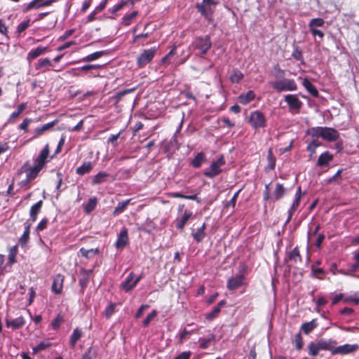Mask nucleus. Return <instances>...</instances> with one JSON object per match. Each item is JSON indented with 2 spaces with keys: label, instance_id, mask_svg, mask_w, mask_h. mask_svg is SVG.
<instances>
[{
  "label": "nucleus",
  "instance_id": "obj_32",
  "mask_svg": "<svg viewBox=\"0 0 359 359\" xmlns=\"http://www.w3.org/2000/svg\"><path fill=\"white\" fill-rule=\"evenodd\" d=\"M286 189L281 184L277 183L273 193L274 200L278 201L281 199L286 194Z\"/></svg>",
  "mask_w": 359,
  "mask_h": 359
},
{
  "label": "nucleus",
  "instance_id": "obj_36",
  "mask_svg": "<svg viewBox=\"0 0 359 359\" xmlns=\"http://www.w3.org/2000/svg\"><path fill=\"white\" fill-rule=\"evenodd\" d=\"M205 224L203 223V225L198 228L196 232L193 233V237L196 242L199 243L205 238Z\"/></svg>",
  "mask_w": 359,
  "mask_h": 359
},
{
  "label": "nucleus",
  "instance_id": "obj_58",
  "mask_svg": "<svg viewBox=\"0 0 359 359\" xmlns=\"http://www.w3.org/2000/svg\"><path fill=\"white\" fill-rule=\"evenodd\" d=\"M345 302H353L355 304H359V293H355L353 295H351L344 300Z\"/></svg>",
  "mask_w": 359,
  "mask_h": 359
},
{
  "label": "nucleus",
  "instance_id": "obj_53",
  "mask_svg": "<svg viewBox=\"0 0 359 359\" xmlns=\"http://www.w3.org/2000/svg\"><path fill=\"white\" fill-rule=\"evenodd\" d=\"M320 145L317 140H313L307 146V150L313 155L316 152V149Z\"/></svg>",
  "mask_w": 359,
  "mask_h": 359
},
{
  "label": "nucleus",
  "instance_id": "obj_29",
  "mask_svg": "<svg viewBox=\"0 0 359 359\" xmlns=\"http://www.w3.org/2000/svg\"><path fill=\"white\" fill-rule=\"evenodd\" d=\"M43 201H39L35 204H34L29 211V216L32 222H35L36 219V216L39 214V212L41 211V207H42Z\"/></svg>",
  "mask_w": 359,
  "mask_h": 359
},
{
  "label": "nucleus",
  "instance_id": "obj_47",
  "mask_svg": "<svg viewBox=\"0 0 359 359\" xmlns=\"http://www.w3.org/2000/svg\"><path fill=\"white\" fill-rule=\"evenodd\" d=\"M91 273V270H83L81 272V276H82V278L79 279V284L82 287L86 285L88 281V276Z\"/></svg>",
  "mask_w": 359,
  "mask_h": 359
},
{
  "label": "nucleus",
  "instance_id": "obj_9",
  "mask_svg": "<svg viewBox=\"0 0 359 359\" xmlns=\"http://www.w3.org/2000/svg\"><path fill=\"white\" fill-rule=\"evenodd\" d=\"M214 4L215 0H203L201 4L196 5V8L202 15H203L207 20H210L212 13L211 5Z\"/></svg>",
  "mask_w": 359,
  "mask_h": 359
},
{
  "label": "nucleus",
  "instance_id": "obj_23",
  "mask_svg": "<svg viewBox=\"0 0 359 359\" xmlns=\"http://www.w3.org/2000/svg\"><path fill=\"white\" fill-rule=\"evenodd\" d=\"M56 123H57V121H53L52 122H50V123L43 124L39 127H37L34 131V135L33 138H36V137H39L40 135L43 134L45 132H46L47 130H48L51 128H53Z\"/></svg>",
  "mask_w": 359,
  "mask_h": 359
},
{
  "label": "nucleus",
  "instance_id": "obj_20",
  "mask_svg": "<svg viewBox=\"0 0 359 359\" xmlns=\"http://www.w3.org/2000/svg\"><path fill=\"white\" fill-rule=\"evenodd\" d=\"M49 154V147L48 144L41 151L38 157L35 159L34 163L41 167H43L47 162V158Z\"/></svg>",
  "mask_w": 359,
  "mask_h": 359
},
{
  "label": "nucleus",
  "instance_id": "obj_35",
  "mask_svg": "<svg viewBox=\"0 0 359 359\" xmlns=\"http://www.w3.org/2000/svg\"><path fill=\"white\" fill-rule=\"evenodd\" d=\"M82 331L79 327L74 330L71 337H70V345L72 348L76 346L77 341L82 337Z\"/></svg>",
  "mask_w": 359,
  "mask_h": 359
},
{
  "label": "nucleus",
  "instance_id": "obj_7",
  "mask_svg": "<svg viewBox=\"0 0 359 359\" xmlns=\"http://www.w3.org/2000/svg\"><path fill=\"white\" fill-rule=\"evenodd\" d=\"M42 168V167L35 163L33 167H31L29 163H26L21 168L20 171L26 172L25 182H27L35 179Z\"/></svg>",
  "mask_w": 359,
  "mask_h": 359
},
{
  "label": "nucleus",
  "instance_id": "obj_43",
  "mask_svg": "<svg viewBox=\"0 0 359 359\" xmlns=\"http://www.w3.org/2000/svg\"><path fill=\"white\" fill-rule=\"evenodd\" d=\"M325 20L323 18H313L309 23V29H317L324 25Z\"/></svg>",
  "mask_w": 359,
  "mask_h": 359
},
{
  "label": "nucleus",
  "instance_id": "obj_56",
  "mask_svg": "<svg viewBox=\"0 0 359 359\" xmlns=\"http://www.w3.org/2000/svg\"><path fill=\"white\" fill-rule=\"evenodd\" d=\"M157 316V311L156 310L152 311L151 313H150L147 318L143 321V326L147 327L150 323V322L156 318Z\"/></svg>",
  "mask_w": 359,
  "mask_h": 359
},
{
  "label": "nucleus",
  "instance_id": "obj_57",
  "mask_svg": "<svg viewBox=\"0 0 359 359\" xmlns=\"http://www.w3.org/2000/svg\"><path fill=\"white\" fill-rule=\"evenodd\" d=\"M49 346H50V344L47 342H45V341L40 342L37 346H36L35 347L33 348V352L34 353H36L39 351L45 350Z\"/></svg>",
  "mask_w": 359,
  "mask_h": 359
},
{
  "label": "nucleus",
  "instance_id": "obj_40",
  "mask_svg": "<svg viewBox=\"0 0 359 359\" xmlns=\"http://www.w3.org/2000/svg\"><path fill=\"white\" fill-rule=\"evenodd\" d=\"M309 354L311 356H316L321 351L317 341H311L308 345Z\"/></svg>",
  "mask_w": 359,
  "mask_h": 359
},
{
  "label": "nucleus",
  "instance_id": "obj_26",
  "mask_svg": "<svg viewBox=\"0 0 359 359\" xmlns=\"http://www.w3.org/2000/svg\"><path fill=\"white\" fill-rule=\"evenodd\" d=\"M93 163L90 161L84 162L81 166L76 169V173L79 175H83L89 173L93 169Z\"/></svg>",
  "mask_w": 359,
  "mask_h": 359
},
{
  "label": "nucleus",
  "instance_id": "obj_11",
  "mask_svg": "<svg viewBox=\"0 0 359 359\" xmlns=\"http://www.w3.org/2000/svg\"><path fill=\"white\" fill-rule=\"evenodd\" d=\"M55 1L56 0H33L23 8V11L27 12L32 9H39L41 7L48 6Z\"/></svg>",
  "mask_w": 359,
  "mask_h": 359
},
{
  "label": "nucleus",
  "instance_id": "obj_4",
  "mask_svg": "<svg viewBox=\"0 0 359 359\" xmlns=\"http://www.w3.org/2000/svg\"><path fill=\"white\" fill-rule=\"evenodd\" d=\"M211 46L212 43L209 36L197 37L192 43V46L200 50L201 57H203L207 53L211 48Z\"/></svg>",
  "mask_w": 359,
  "mask_h": 359
},
{
  "label": "nucleus",
  "instance_id": "obj_44",
  "mask_svg": "<svg viewBox=\"0 0 359 359\" xmlns=\"http://www.w3.org/2000/svg\"><path fill=\"white\" fill-rule=\"evenodd\" d=\"M18 252V247L17 245H14L9 248L8 250V263L9 264H13L16 262L15 257Z\"/></svg>",
  "mask_w": 359,
  "mask_h": 359
},
{
  "label": "nucleus",
  "instance_id": "obj_48",
  "mask_svg": "<svg viewBox=\"0 0 359 359\" xmlns=\"http://www.w3.org/2000/svg\"><path fill=\"white\" fill-rule=\"evenodd\" d=\"M97 198L95 197L90 198L85 206V211L87 213L91 212L96 207Z\"/></svg>",
  "mask_w": 359,
  "mask_h": 359
},
{
  "label": "nucleus",
  "instance_id": "obj_39",
  "mask_svg": "<svg viewBox=\"0 0 359 359\" xmlns=\"http://www.w3.org/2000/svg\"><path fill=\"white\" fill-rule=\"evenodd\" d=\"M104 51L103 50H101V51H97V52H95L92 54H90V55H88L87 56L83 57L81 61V62H92V61H94L98 58H100V57H102L104 54Z\"/></svg>",
  "mask_w": 359,
  "mask_h": 359
},
{
  "label": "nucleus",
  "instance_id": "obj_21",
  "mask_svg": "<svg viewBox=\"0 0 359 359\" xmlns=\"http://www.w3.org/2000/svg\"><path fill=\"white\" fill-rule=\"evenodd\" d=\"M192 216V212L189 210H186L183 215L177 218L175 221V226L177 229H182L186 224V223L188 222V220L190 219V217Z\"/></svg>",
  "mask_w": 359,
  "mask_h": 359
},
{
  "label": "nucleus",
  "instance_id": "obj_46",
  "mask_svg": "<svg viewBox=\"0 0 359 359\" xmlns=\"http://www.w3.org/2000/svg\"><path fill=\"white\" fill-rule=\"evenodd\" d=\"M243 78V73L238 69H233L230 76V79L233 83H239Z\"/></svg>",
  "mask_w": 359,
  "mask_h": 359
},
{
  "label": "nucleus",
  "instance_id": "obj_24",
  "mask_svg": "<svg viewBox=\"0 0 359 359\" xmlns=\"http://www.w3.org/2000/svg\"><path fill=\"white\" fill-rule=\"evenodd\" d=\"M134 273H130L126 280L121 283V287L126 292L130 291L135 285H133Z\"/></svg>",
  "mask_w": 359,
  "mask_h": 359
},
{
  "label": "nucleus",
  "instance_id": "obj_6",
  "mask_svg": "<svg viewBox=\"0 0 359 359\" xmlns=\"http://www.w3.org/2000/svg\"><path fill=\"white\" fill-rule=\"evenodd\" d=\"M249 122L256 130L266 126V118L260 111H252L249 116Z\"/></svg>",
  "mask_w": 359,
  "mask_h": 359
},
{
  "label": "nucleus",
  "instance_id": "obj_59",
  "mask_svg": "<svg viewBox=\"0 0 359 359\" xmlns=\"http://www.w3.org/2000/svg\"><path fill=\"white\" fill-rule=\"evenodd\" d=\"M47 224H48V219L47 218H43V219H41V221L38 224L36 228V230L38 231H43V229H46V226H47Z\"/></svg>",
  "mask_w": 359,
  "mask_h": 359
},
{
  "label": "nucleus",
  "instance_id": "obj_61",
  "mask_svg": "<svg viewBox=\"0 0 359 359\" xmlns=\"http://www.w3.org/2000/svg\"><path fill=\"white\" fill-rule=\"evenodd\" d=\"M309 31L311 32V34L313 36H318V38L320 40H323V39L324 37V33L322 31H320L318 29H309Z\"/></svg>",
  "mask_w": 359,
  "mask_h": 359
},
{
  "label": "nucleus",
  "instance_id": "obj_28",
  "mask_svg": "<svg viewBox=\"0 0 359 359\" xmlns=\"http://www.w3.org/2000/svg\"><path fill=\"white\" fill-rule=\"evenodd\" d=\"M255 97V93L252 90H249L246 93H243L239 95L238 100L242 104H247Z\"/></svg>",
  "mask_w": 359,
  "mask_h": 359
},
{
  "label": "nucleus",
  "instance_id": "obj_63",
  "mask_svg": "<svg viewBox=\"0 0 359 359\" xmlns=\"http://www.w3.org/2000/svg\"><path fill=\"white\" fill-rule=\"evenodd\" d=\"M341 172H342V170H341V169L339 170L335 173V175H333V176H332V177H331L330 178L327 179V182L330 184V183H332V182H335V181H337V180H338V179H339V178H340V175H341Z\"/></svg>",
  "mask_w": 359,
  "mask_h": 359
},
{
  "label": "nucleus",
  "instance_id": "obj_51",
  "mask_svg": "<svg viewBox=\"0 0 359 359\" xmlns=\"http://www.w3.org/2000/svg\"><path fill=\"white\" fill-rule=\"evenodd\" d=\"M63 321V317L61 315L58 314L57 317L53 320L51 325L55 330H57L60 328Z\"/></svg>",
  "mask_w": 359,
  "mask_h": 359
},
{
  "label": "nucleus",
  "instance_id": "obj_60",
  "mask_svg": "<svg viewBox=\"0 0 359 359\" xmlns=\"http://www.w3.org/2000/svg\"><path fill=\"white\" fill-rule=\"evenodd\" d=\"M32 122V119L30 118H25L22 121V123L19 126V128L21 130H25V132L28 131V126Z\"/></svg>",
  "mask_w": 359,
  "mask_h": 359
},
{
  "label": "nucleus",
  "instance_id": "obj_34",
  "mask_svg": "<svg viewBox=\"0 0 359 359\" xmlns=\"http://www.w3.org/2000/svg\"><path fill=\"white\" fill-rule=\"evenodd\" d=\"M303 86L306 90L313 96L318 97V92L316 88L307 79H304L302 82Z\"/></svg>",
  "mask_w": 359,
  "mask_h": 359
},
{
  "label": "nucleus",
  "instance_id": "obj_3",
  "mask_svg": "<svg viewBox=\"0 0 359 359\" xmlns=\"http://www.w3.org/2000/svg\"><path fill=\"white\" fill-rule=\"evenodd\" d=\"M226 163L224 157L220 156L219 158L212 162L209 168L205 170L204 175L209 177L213 178L222 172V167Z\"/></svg>",
  "mask_w": 359,
  "mask_h": 359
},
{
  "label": "nucleus",
  "instance_id": "obj_37",
  "mask_svg": "<svg viewBox=\"0 0 359 359\" xmlns=\"http://www.w3.org/2000/svg\"><path fill=\"white\" fill-rule=\"evenodd\" d=\"M27 103H21L18 106L17 110L13 111L9 117V122H14L15 120L18 117V116L25 110L26 108Z\"/></svg>",
  "mask_w": 359,
  "mask_h": 359
},
{
  "label": "nucleus",
  "instance_id": "obj_12",
  "mask_svg": "<svg viewBox=\"0 0 359 359\" xmlns=\"http://www.w3.org/2000/svg\"><path fill=\"white\" fill-rule=\"evenodd\" d=\"M48 51V48L47 46H39L36 48L32 49L27 55V60L29 64L31 62L37 58L38 57L45 54Z\"/></svg>",
  "mask_w": 359,
  "mask_h": 359
},
{
  "label": "nucleus",
  "instance_id": "obj_42",
  "mask_svg": "<svg viewBox=\"0 0 359 359\" xmlns=\"http://www.w3.org/2000/svg\"><path fill=\"white\" fill-rule=\"evenodd\" d=\"M288 258L290 260L292 261L294 263H298L302 262V257L299 254V251L297 248H294L288 255Z\"/></svg>",
  "mask_w": 359,
  "mask_h": 359
},
{
  "label": "nucleus",
  "instance_id": "obj_41",
  "mask_svg": "<svg viewBox=\"0 0 359 359\" xmlns=\"http://www.w3.org/2000/svg\"><path fill=\"white\" fill-rule=\"evenodd\" d=\"M131 199H128L126 201L118 203V205L115 208L113 215L114 216L118 215L120 213L123 212L126 208L127 205L130 203Z\"/></svg>",
  "mask_w": 359,
  "mask_h": 359
},
{
  "label": "nucleus",
  "instance_id": "obj_1",
  "mask_svg": "<svg viewBox=\"0 0 359 359\" xmlns=\"http://www.w3.org/2000/svg\"><path fill=\"white\" fill-rule=\"evenodd\" d=\"M308 133L313 137H321L328 142H334L339 137V133L337 130L328 127H313Z\"/></svg>",
  "mask_w": 359,
  "mask_h": 359
},
{
  "label": "nucleus",
  "instance_id": "obj_64",
  "mask_svg": "<svg viewBox=\"0 0 359 359\" xmlns=\"http://www.w3.org/2000/svg\"><path fill=\"white\" fill-rule=\"evenodd\" d=\"M191 355V351H184L181 353L179 355L175 357L174 359H189Z\"/></svg>",
  "mask_w": 359,
  "mask_h": 359
},
{
  "label": "nucleus",
  "instance_id": "obj_27",
  "mask_svg": "<svg viewBox=\"0 0 359 359\" xmlns=\"http://www.w3.org/2000/svg\"><path fill=\"white\" fill-rule=\"evenodd\" d=\"M207 158L203 152H199L192 160L191 165L196 168H198L206 161Z\"/></svg>",
  "mask_w": 359,
  "mask_h": 359
},
{
  "label": "nucleus",
  "instance_id": "obj_33",
  "mask_svg": "<svg viewBox=\"0 0 359 359\" xmlns=\"http://www.w3.org/2000/svg\"><path fill=\"white\" fill-rule=\"evenodd\" d=\"M318 325L316 320H312L310 322L302 324L301 329L306 334H308L311 332Z\"/></svg>",
  "mask_w": 359,
  "mask_h": 359
},
{
  "label": "nucleus",
  "instance_id": "obj_30",
  "mask_svg": "<svg viewBox=\"0 0 359 359\" xmlns=\"http://www.w3.org/2000/svg\"><path fill=\"white\" fill-rule=\"evenodd\" d=\"M226 304V302L224 300L220 301L217 306H215L211 312L206 314V319L208 320H211L215 318L218 313L220 312L221 308Z\"/></svg>",
  "mask_w": 359,
  "mask_h": 359
},
{
  "label": "nucleus",
  "instance_id": "obj_18",
  "mask_svg": "<svg viewBox=\"0 0 359 359\" xmlns=\"http://www.w3.org/2000/svg\"><path fill=\"white\" fill-rule=\"evenodd\" d=\"M64 276L61 274L56 275L53 281L51 290L55 294H60L62 290Z\"/></svg>",
  "mask_w": 359,
  "mask_h": 359
},
{
  "label": "nucleus",
  "instance_id": "obj_45",
  "mask_svg": "<svg viewBox=\"0 0 359 359\" xmlns=\"http://www.w3.org/2000/svg\"><path fill=\"white\" fill-rule=\"evenodd\" d=\"M215 339V335L212 334L210 337L208 339L204 338H200L199 342H200V348L202 349H205L209 347L211 341H214Z\"/></svg>",
  "mask_w": 359,
  "mask_h": 359
},
{
  "label": "nucleus",
  "instance_id": "obj_2",
  "mask_svg": "<svg viewBox=\"0 0 359 359\" xmlns=\"http://www.w3.org/2000/svg\"><path fill=\"white\" fill-rule=\"evenodd\" d=\"M271 85L278 93L294 91L297 89V85L294 80L285 78L273 81Z\"/></svg>",
  "mask_w": 359,
  "mask_h": 359
},
{
  "label": "nucleus",
  "instance_id": "obj_22",
  "mask_svg": "<svg viewBox=\"0 0 359 359\" xmlns=\"http://www.w3.org/2000/svg\"><path fill=\"white\" fill-rule=\"evenodd\" d=\"M333 159V156L329 151L323 153L317 161V165L320 167L327 166Z\"/></svg>",
  "mask_w": 359,
  "mask_h": 359
},
{
  "label": "nucleus",
  "instance_id": "obj_8",
  "mask_svg": "<svg viewBox=\"0 0 359 359\" xmlns=\"http://www.w3.org/2000/svg\"><path fill=\"white\" fill-rule=\"evenodd\" d=\"M284 100L287 104L291 111L299 112L302 107V102L299 99L297 95L288 94L284 96Z\"/></svg>",
  "mask_w": 359,
  "mask_h": 359
},
{
  "label": "nucleus",
  "instance_id": "obj_10",
  "mask_svg": "<svg viewBox=\"0 0 359 359\" xmlns=\"http://www.w3.org/2000/svg\"><path fill=\"white\" fill-rule=\"evenodd\" d=\"M301 197H302V190H301V187H299L296 191V194H295L294 198L292 201V203L291 204V206L287 211L288 217H287L286 222H289L291 220L293 215L297 210V209L299 206V204H300Z\"/></svg>",
  "mask_w": 359,
  "mask_h": 359
},
{
  "label": "nucleus",
  "instance_id": "obj_49",
  "mask_svg": "<svg viewBox=\"0 0 359 359\" xmlns=\"http://www.w3.org/2000/svg\"><path fill=\"white\" fill-rule=\"evenodd\" d=\"M138 12L135 11L129 15H125L123 18V23L126 26L130 25L132 20L137 16Z\"/></svg>",
  "mask_w": 359,
  "mask_h": 359
},
{
  "label": "nucleus",
  "instance_id": "obj_13",
  "mask_svg": "<svg viewBox=\"0 0 359 359\" xmlns=\"http://www.w3.org/2000/svg\"><path fill=\"white\" fill-rule=\"evenodd\" d=\"M317 342L321 351H329L332 355H334L335 345L337 344L335 340L332 339H320Z\"/></svg>",
  "mask_w": 359,
  "mask_h": 359
},
{
  "label": "nucleus",
  "instance_id": "obj_54",
  "mask_svg": "<svg viewBox=\"0 0 359 359\" xmlns=\"http://www.w3.org/2000/svg\"><path fill=\"white\" fill-rule=\"evenodd\" d=\"M194 331L193 330H187V329H184L178 334V340L180 344L183 343L186 337L188 334H191Z\"/></svg>",
  "mask_w": 359,
  "mask_h": 359
},
{
  "label": "nucleus",
  "instance_id": "obj_62",
  "mask_svg": "<svg viewBox=\"0 0 359 359\" xmlns=\"http://www.w3.org/2000/svg\"><path fill=\"white\" fill-rule=\"evenodd\" d=\"M312 273H313V275L316 278H319V279H323V278L320 276L321 275H323L324 273V271H323V269H321V268H318V269L312 268Z\"/></svg>",
  "mask_w": 359,
  "mask_h": 359
},
{
  "label": "nucleus",
  "instance_id": "obj_38",
  "mask_svg": "<svg viewBox=\"0 0 359 359\" xmlns=\"http://www.w3.org/2000/svg\"><path fill=\"white\" fill-rule=\"evenodd\" d=\"M30 227L31 224L25 223V229L23 234L19 239V242L21 245H25L27 243L29 238Z\"/></svg>",
  "mask_w": 359,
  "mask_h": 359
},
{
  "label": "nucleus",
  "instance_id": "obj_50",
  "mask_svg": "<svg viewBox=\"0 0 359 359\" xmlns=\"http://www.w3.org/2000/svg\"><path fill=\"white\" fill-rule=\"evenodd\" d=\"M116 304L111 303L104 310V314L105 317L109 319L114 313Z\"/></svg>",
  "mask_w": 359,
  "mask_h": 359
},
{
  "label": "nucleus",
  "instance_id": "obj_16",
  "mask_svg": "<svg viewBox=\"0 0 359 359\" xmlns=\"http://www.w3.org/2000/svg\"><path fill=\"white\" fill-rule=\"evenodd\" d=\"M25 324V320L22 316H19L16 318H11L9 317H6V325L8 328H12L13 330H17L21 328Z\"/></svg>",
  "mask_w": 359,
  "mask_h": 359
},
{
  "label": "nucleus",
  "instance_id": "obj_25",
  "mask_svg": "<svg viewBox=\"0 0 359 359\" xmlns=\"http://www.w3.org/2000/svg\"><path fill=\"white\" fill-rule=\"evenodd\" d=\"M79 253L81 256L87 258V259H92L96 255H98L100 253V249L98 248H91V249H86L84 248H81L79 250Z\"/></svg>",
  "mask_w": 359,
  "mask_h": 359
},
{
  "label": "nucleus",
  "instance_id": "obj_55",
  "mask_svg": "<svg viewBox=\"0 0 359 359\" xmlns=\"http://www.w3.org/2000/svg\"><path fill=\"white\" fill-rule=\"evenodd\" d=\"M29 25H30V20H27L21 22L17 27L18 32L21 33V32H24L25 29H27L29 27Z\"/></svg>",
  "mask_w": 359,
  "mask_h": 359
},
{
  "label": "nucleus",
  "instance_id": "obj_31",
  "mask_svg": "<svg viewBox=\"0 0 359 359\" xmlns=\"http://www.w3.org/2000/svg\"><path fill=\"white\" fill-rule=\"evenodd\" d=\"M109 175L105 172H99L92 180V184H100L105 182Z\"/></svg>",
  "mask_w": 359,
  "mask_h": 359
},
{
  "label": "nucleus",
  "instance_id": "obj_15",
  "mask_svg": "<svg viewBox=\"0 0 359 359\" xmlns=\"http://www.w3.org/2000/svg\"><path fill=\"white\" fill-rule=\"evenodd\" d=\"M128 243V234L126 228H123L118 234V238L115 243L117 249H123Z\"/></svg>",
  "mask_w": 359,
  "mask_h": 359
},
{
  "label": "nucleus",
  "instance_id": "obj_14",
  "mask_svg": "<svg viewBox=\"0 0 359 359\" xmlns=\"http://www.w3.org/2000/svg\"><path fill=\"white\" fill-rule=\"evenodd\" d=\"M244 276L239 274L232 276L227 281V288L230 290H234L244 284Z\"/></svg>",
  "mask_w": 359,
  "mask_h": 359
},
{
  "label": "nucleus",
  "instance_id": "obj_19",
  "mask_svg": "<svg viewBox=\"0 0 359 359\" xmlns=\"http://www.w3.org/2000/svg\"><path fill=\"white\" fill-rule=\"evenodd\" d=\"M52 67L53 63L51 60L47 57L39 59L35 65L36 69L43 72L49 71Z\"/></svg>",
  "mask_w": 359,
  "mask_h": 359
},
{
  "label": "nucleus",
  "instance_id": "obj_17",
  "mask_svg": "<svg viewBox=\"0 0 359 359\" xmlns=\"http://www.w3.org/2000/svg\"><path fill=\"white\" fill-rule=\"evenodd\" d=\"M359 346L357 344H344L339 346H335L334 355L336 354H348L355 352L358 349Z\"/></svg>",
  "mask_w": 359,
  "mask_h": 359
},
{
  "label": "nucleus",
  "instance_id": "obj_5",
  "mask_svg": "<svg viewBox=\"0 0 359 359\" xmlns=\"http://www.w3.org/2000/svg\"><path fill=\"white\" fill-rule=\"evenodd\" d=\"M157 48L155 47L144 50L137 58L138 67H144L149 63L154 57Z\"/></svg>",
  "mask_w": 359,
  "mask_h": 359
},
{
  "label": "nucleus",
  "instance_id": "obj_52",
  "mask_svg": "<svg viewBox=\"0 0 359 359\" xmlns=\"http://www.w3.org/2000/svg\"><path fill=\"white\" fill-rule=\"evenodd\" d=\"M294 344L297 350H300L302 348L303 339L300 333H298L294 336Z\"/></svg>",
  "mask_w": 359,
  "mask_h": 359
}]
</instances>
